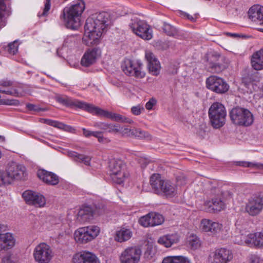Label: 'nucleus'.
Instances as JSON below:
<instances>
[{"mask_svg":"<svg viewBox=\"0 0 263 263\" xmlns=\"http://www.w3.org/2000/svg\"><path fill=\"white\" fill-rule=\"evenodd\" d=\"M110 16L108 13L102 12L92 14L86 21L83 42L87 46L97 45L109 24Z\"/></svg>","mask_w":263,"mask_h":263,"instance_id":"nucleus-1","label":"nucleus"},{"mask_svg":"<svg viewBox=\"0 0 263 263\" xmlns=\"http://www.w3.org/2000/svg\"><path fill=\"white\" fill-rule=\"evenodd\" d=\"M85 8L84 2L78 0L74 4L63 9L60 19L66 28L73 30H78L81 26V17Z\"/></svg>","mask_w":263,"mask_h":263,"instance_id":"nucleus-2","label":"nucleus"},{"mask_svg":"<svg viewBox=\"0 0 263 263\" xmlns=\"http://www.w3.org/2000/svg\"><path fill=\"white\" fill-rule=\"evenodd\" d=\"M150 184L157 194L163 193L167 197H173L177 193V186L168 180H163L159 174H154L150 178Z\"/></svg>","mask_w":263,"mask_h":263,"instance_id":"nucleus-3","label":"nucleus"},{"mask_svg":"<svg viewBox=\"0 0 263 263\" xmlns=\"http://www.w3.org/2000/svg\"><path fill=\"white\" fill-rule=\"evenodd\" d=\"M108 169L110 178L115 183L122 184L129 177L126 163L120 159H111L109 162Z\"/></svg>","mask_w":263,"mask_h":263,"instance_id":"nucleus-4","label":"nucleus"},{"mask_svg":"<svg viewBox=\"0 0 263 263\" xmlns=\"http://www.w3.org/2000/svg\"><path fill=\"white\" fill-rule=\"evenodd\" d=\"M210 121L214 128H219L226 123L227 111L223 105L219 102L212 104L208 111Z\"/></svg>","mask_w":263,"mask_h":263,"instance_id":"nucleus-5","label":"nucleus"},{"mask_svg":"<svg viewBox=\"0 0 263 263\" xmlns=\"http://www.w3.org/2000/svg\"><path fill=\"white\" fill-rule=\"evenodd\" d=\"M105 206L101 203H96L92 205L83 206L78 213V219L85 222L93 219L104 213Z\"/></svg>","mask_w":263,"mask_h":263,"instance_id":"nucleus-6","label":"nucleus"},{"mask_svg":"<svg viewBox=\"0 0 263 263\" xmlns=\"http://www.w3.org/2000/svg\"><path fill=\"white\" fill-rule=\"evenodd\" d=\"M230 117L232 122L237 125L248 126L253 122L252 113L246 108L236 107L230 112Z\"/></svg>","mask_w":263,"mask_h":263,"instance_id":"nucleus-7","label":"nucleus"},{"mask_svg":"<svg viewBox=\"0 0 263 263\" xmlns=\"http://www.w3.org/2000/svg\"><path fill=\"white\" fill-rule=\"evenodd\" d=\"M100 231L99 227L94 225L80 228L74 232V239L77 242L86 243L94 239Z\"/></svg>","mask_w":263,"mask_h":263,"instance_id":"nucleus-8","label":"nucleus"},{"mask_svg":"<svg viewBox=\"0 0 263 263\" xmlns=\"http://www.w3.org/2000/svg\"><path fill=\"white\" fill-rule=\"evenodd\" d=\"M143 64L139 60L127 59L122 64V68L126 74L138 79H142L145 76V72L143 70Z\"/></svg>","mask_w":263,"mask_h":263,"instance_id":"nucleus-9","label":"nucleus"},{"mask_svg":"<svg viewBox=\"0 0 263 263\" xmlns=\"http://www.w3.org/2000/svg\"><path fill=\"white\" fill-rule=\"evenodd\" d=\"M33 256L37 263H50L54 256V253L49 245L42 242L35 247Z\"/></svg>","mask_w":263,"mask_h":263,"instance_id":"nucleus-10","label":"nucleus"},{"mask_svg":"<svg viewBox=\"0 0 263 263\" xmlns=\"http://www.w3.org/2000/svg\"><path fill=\"white\" fill-rule=\"evenodd\" d=\"M133 33L145 40H149L153 37V31L149 25L144 21L135 19L129 25Z\"/></svg>","mask_w":263,"mask_h":263,"instance_id":"nucleus-11","label":"nucleus"},{"mask_svg":"<svg viewBox=\"0 0 263 263\" xmlns=\"http://www.w3.org/2000/svg\"><path fill=\"white\" fill-rule=\"evenodd\" d=\"M245 212L251 216H256L263 210V193L253 195L247 200Z\"/></svg>","mask_w":263,"mask_h":263,"instance_id":"nucleus-12","label":"nucleus"},{"mask_svg":"<svg viewBox=\"0 0 263 263\" xmlns=\"http://www.w3.org/2000/svg\"><path fill=\"white\" fill-rule=\"evenodd\" d=\"M206 87L211 91L218 94H223L229 89V85L221 78L211 76L206 80Z\"/></svg>","mask_w":263,"mask_h":263,"instance_id":"nucleus-13","label":"nucleus"},{"mask_svg":"<svg viewBox=\"0 0 263 263\" xmlns=\"http://www.w3.org/2000/svg\"><path fill=\"white\" fill-rule=\"evenodd\" d=\"M141 255V249L137 247L125 249L120 256V263H139Z\"/></svg>","mask_w":263,"mask_h":263,"instance_id":"nucleus-14","label":"nucleus"},{"mask_svg":"<svg viewBox=\"0 0 263 263\" xmlns=\"http://www.w3.org/2000/svg\"><path fill=\"white\" fill-rule=\"evenodd\" d=\"M233 257L232 251L224 248L216 249L209 255L212 263H228Z\"/></svg>","mask_w":263,"mask_h":263,"instance_id":"nucleus-15","label":"nucleus"},{"mask_svg":"<svg viewBox=\"0 0 263 263\" xmlns=\"http://www.w3.org/2000/svg\"><path fill=\"white\" fill-rule=\"evenodd\" d=\"M22 196L28 204L33 205L36 207H43L46 204V199L43 195L32 191H25Z\"/></svg>","mask_w":263,"mask_h":263,"instance_id":"nucleus-16","label":"nucleus"},{"mask_svg":"<svg viewBox=\"0 0 263 263\" xmlns=\"http://www.w3.org/2000/svg\"><path fill=\"white\" fill-rule=\"evenodd\" d=\"M9 184L14 179H25L27 173L26 168L22 165L13 164L10 166L6 172Z\"/></svg>","mask_w":263,"mask_h":263,"instance_id":"nucleus-17","label":"nucleus"},{"mask_svg":"<svg viewBox=\"0 0 263 263\" xmlns=\"http://www.w3.org/2000/svg\"><path fill=\"white\" fill-rule=\"evenodd\" d=\"M73 263H100L97 256L87 251H82L74 254L72 257Z\"/></svg>","mask_w":263,"mask_h":263,"instance_id":"nucleus-18","label":"nucleus"},{"mask_svg":"<svg viewBox=\"0 0 263 263\" xmlns=\"http://www.w3.org/2000/svg\"><path fill=\"white\" fill-rule=\"evenodd\" d=\"M145 58L148 62V68L149 73L154 76H157L160 73L161 68L159 62L154 54L149 51L145 52Z\"/></svg>","mask_w":263,"mask_h":263,"instance_id":"nucleus-19","label":"nucleus"},{"mask_svg":"<svg viewBox=\"0 0 263 263\" xmlns=\"http://www.w3.org/2000/svg\"><path fill=\"white\" fill-rule=\"evenodd\" d=\"M249 18L260 25H263V7L259 5L252 6L248 11Z\"/></svg>","mask_w":263,"mask_h":263,"instance_id":"nucleus-20","label":"nucleus"},{"mask_svg":"<svg viewBox=\"0 0 263 263\" xmlns=\"http://www.w3.org/2000/svg\"><path fill=\"white\" fill-rule=\"evenodd\" d=\"M37 175L41 180L48 185H55L59 182V177L52 172L40 170Z\"/></svg>","mask_w":263,"mask_h":263,"instance_id":"nucleus-21","label":"nucleus"},{"mask_svg":"<svg viewBox=\"0 0 263 263\" xmlns=\"http://www.w3.org/2000/svg\"><path fill=\"white\" fill-rule=\"evenodd\" d=\"M226 203L221 198H214L211 201H207L204 204V210L209 213H215L223 210Z\"/></svg>","mask_w":263,"mask_h":263,"instance_id":"nucleus-22","label":"nucleus"},{"mask_svg":"<svg viewBox=\"0 0 263 263\" xmlns=\"http://www.w3.org/2000/svg\"><path fill=\"white\" fill-rule=\"evenodd\" d=\"M55 100L60 104L67 107H77L80 109L83 108L84 102L81 101L64 95H58L55 97Z\"/></svg>","mask_w":263,"mask_h":263,"instance_id":"nucleus-23","label":"nucleus"},{"mask_svg":"<svg viewBox=\"0 0 263 263\" xmlns=\"http://www.w3.org/2000/svg\"><path fill=\"white\" fill-rule=\"evenodd\" d=\"M201 228L204 232L213 234L219 233L222 229V226L218 222H214L208 219H202L201 221Z\"/></svg>","mask_w":263,"mask_h":263,"instance_id":"nucleus-24","label":"nucleus"},{"mask_svg":"<svg viewBox=\"0 0 263 263\" xmlns=\"http://www.w3.org/2000/svg\"><path fill=\"white\" fill-rule=\"evenodd\" d=\"M15 245V239L12 234L6 233L0 234V252L11 249Z\"/></svg>","mask_w":263,"mask_h":263,"instance_id":"nucleus-25","label":"nucleus"},{"mask_svg":"<svg viewBox=\"0 0 263 263\" xmlns=\"http://www.w3.org/2000/svg\"><path fill=\"white\" fill-rule=\"evenodd\" d=\"M82 109L96 116L109 119L110 112L84 102Z\"/></svg>","mask_w":263,"mask_h":263,"instance_id":"nucleus-26","label":"nucleus"},{"mask_svg":"<svg viewBox=\"0 0 263 263\" xmlns=\"http://www.w3.org/2000/svg\"><path fill=\"white\" fill-rule=\"evenodd\" d=\"M98 50L96 48L88 50L83 55L81 59V64L88 67L95 63L98 57Z\"/></svg>","mask_w":263,"mask_h":263,"instance_id":"nucleus-27","label":"nucleus"},{"mask_svg":"<svg viewBox=\"0 0 263 263\" xmlns=\"http://www.w3.org/2000/svg\"><path fill=\"white\" fill-rule=\"evenodd\" d=\"M260 236L259 233L249 234L248 235H240V238H243V241H237L241 245H245L249 246H258L260 247Z\"/></svg>","mask_w":263,"mask_h":263,"instance_id":"nucleus-28","label":"nucleus"},{"mask_svg":"<svg viewBox=\"0 0 263 263\" xmlns=\"http://www.w3.org/2000/svg\"><path fill=\"white\" fill-rule=\"evenodd\" d=\"M179 240V237L178 235L174 233L165 235L160 237L158 240V242L166 248H168L173 244L177 243Z\"/></svg>","mask_w":263,"mask_h":263,"instance_id":"nucleus-29","label":"nucleus"},{"mask_svg":"<svg viewBox=\"0 0 263 263\" xmlns=\"http://www.w3.org/2000/svg\"><path fill=\"white\" fill-rule=\"evenodd\" d=\"M68 156L76 162L82 163L87 166L90 165L91 158L88 156L80 154L74 151L68 152Z\"/></svg>","mask_w":263,"mask_h":263,"instance_id":"nucleus-30","label":"nucleus"},{"mask_svg":"<svg viewBox=\"0 0 263 263\" xmlns=\"http://www.w3.org/2000/svg\"><path fill=\"white\" fill-rule=\"evenodd\" d=\"M251 65L256 70L263 69V49L256 51L252 55Z\"/></svg>","mask_w":263,"mask_h":263,"instance_id":"nucleus-31","label":"nucleus"},{"mask_svg":"<svg viewBox=\"0 0 263 263\" xmlns=\"http://www.w3.org/2000/svg\"><path fill=\"white\" fill-rule=\"evenodd\" d=\"M132 236V231L129 229L123 228L117 232L115 240L118 242H122L129 240Z\"/></svg>","mask_w":263,"mask_h":263,"instance_id":"nucleus-32","label":"nucleus"},{"mask_svg":"<svg viewBox=\"0 0 263 263\" xmlns=\"http://www.w3.org/2000/svg\"><path fill=\"white\" fill-rule=\"evenodd\" d=\"M162 263H192L191 259L184 256H172L165 257Z\"/></svg>","mask_w":263,"mask_h":263,"instance_id":"nucleus-33","label":"nucleus"},{"mask_svg":"<svg viewBox=\"0 0 263 263\" xmlns=\"http://www.w3.org/2000/svg\"><path fill=\"white\" fill-rule=\"evenodd\" d=\"M151 216V227H154L161 224L164 221L163 216L159 213L151 212L149 213Z\"/></svg>","mask_w":263,"mask_h":263,"instance_id":"nucleus-34","label":"nucleus"},{"mask_svg":"<svg viewBox=\"0 0 263 263\" xmlns=\"http://www.w3.org/2000/svg\"><path fill=\"white\" fill-rule=\"evenodd\" d=\"M109 119L116 122H121L132 124L134 121L130 118L126 117L121 115L110 112Z\"/></svg>","mask_w":263,"mask_h":263,"instance_id":"nucleus-35","label":"nucleus"},{"mask_svg":"<svg viewBox=\"0 0 263 263\" xmlns=\"http://www.w3.org/2000/svg\"><path fill=\"white\" fill-rule=\"evenodd\" d=\"M162 29L168 36L175 37L178 35V31L177 29L170 24L164 23Z\"/></svg>","mask_w":263,"mask_h":263,"instance_id":"nucleus-36","label":"nucleus"},{"mask_svg":"<svg viewBox=\"0 0 263 263\" xmlns=\"http://www.w3.org/2000/svg\"><path fill=\"white\" fill-rule=\"evenodd\" d=\"M237 165L243 167H248L257 170H263V163H252L245 161H239L237 162Z\"/></svg>","mask_w":263,"mask_h":263,"instance_id":"nucleus-37","label":"nucleus"},{"mask_svg":"<svg viewBox=\"0 0 263 263\" xmlns=\"http://www.w3.org/2000/svg\"><path fill=\"white\" fill-rule=\"evenodd\" d=\"M133 137L139 139H147L150 138V135L147 132L142 130L140 128H135L134 129Z\"/></svg>","mask_w":263,"mask_h":263,"instance_id":"nucleus-38","label":"nucleus"},{"mask_svg":"<svg viewBox=\"0 0 263 263\" xmlns=\"http://www.w3.org/2000/svg\"><path fill=\"white\" fill-rule=\"evenodd\" d=\"M135 128H129L128 126H121L119 125L120 132L118 134H121L123 136L133 137L134 129Z\"/></svg>","mask_w":263,"mask_h":263,"instance_id":"nucleus-39","label":"nucleus"},{"mask_svg":"<svg viewBox=\"0 0 263 263\" xmlns=\"http://www.w3.org/2000/svg\"><path fill=\"white\" fill-rule=\"evenodd\" d=\"M188 243L190 247L192 249H196L199 247L200 242L199 238L196 236H191L188 240Z\"/></svg>","mask_w":263,"mask_h":263,"instance_id":"nucleus-40","label":"nucleus"},{"mask_svg":"<svg viewBox=\"0 0 263 263\" xmlns=\"http://www.w3.org/2000/svg\"><path fill=\"white\" fill-rule=\"evenodd\" d=\"M18 40H15L11 43H10L7 47V51L9 53L14 55L18 51V45L17 44Z\"/></svg>","mask_w":263,"mask_h":263,"instance_id":"nucleus-41","label":"nucleus"},{"mask_svg":"<svg viewBox=\"0 0 263 263\" xmlns=\"http://www.w3.org/2000/svg\"><path fill=\"white\" fill-rule=\"evenodd\" d=\"M151 216L149 213L147 215L141 217L139 219V223L144 227H151Z\"/></svg>","mask_w":263,"mask_h":263,"instance_id":"nucleus-42","label":"nucleus"},{"mask_svg":"<svg viewBox=\"0 0 263 263\" xmlns=\"http://www.w3.org/2000/svg\"><path fill=\"white\" fill-rule=\"evenodd\" d=\"M209 65L210 67L215 72L219 73L223 69L222 65L212 61H210Z\"/></svg>","mask_w":263,"mask_h":263,"instance_id":"nucleus-43","label":"nucleus"},{"mask_svg":"<svg viewBox=\"0 0 263 263\" xmlns=\"http://www.w3.org/2000/svg\"><path fill=\"white\" fill-rule=\"evenodd\" d=\"M119 132V124L109 123L106 132L116 134H118Z\"/></svg>","mask_w":263,"mask_h":263,"instance_id":"nucleus-44","label":"nucleus"},{"mask_svg":"<svg viewBox=\"0 0 263 263\" xmlns=\"http://www.w3.org/2000/svg\"><path fill=\"white\" fill-rule=\"evenodd\" d=\"M221 197L220 198L222 201H224V203L226 202L230 201L233 198V194L229 191H222L221 193Z\"/></svg>","mask_w":263,"mask_h":263,"instance_id":"nucleus-45","label":"nucleus"},{"mask_svg":"<svg viewBox=\"0 0 263 263\" xmlns=\"http://www.w3.org/2000/svg\"><path fill=\"white\" fill-rule=\"evenodd\" d=\"M9 184L6 172L0 171V186L4 185Z\"/></svg>","mask_w":263,"mask_h":263,"instance_id":"nucleus-46","label":"nucleus"},{"mask_svg":"<svg viewBox=\"0 0 263 263\" xmlns=\"http://www.w3.org/2000/svg\"><path fill=\"white\" fill-rule=\"evenodd\" d=\"M155 252V251L153 248V247L151 246H148L147 247V248L144 253V256L145 258H146L147 259H151L154 255Z\"/></svg>","mask_w":263,"mask_h":263,"instance_id":"nucleus-47","label":"nucleus"},{"mask_svg":"<svg viewBox=\"0 0 263 263\" xmlns=\"http://www.w3.org/2000/svg\"><path fill=\"white\" fill-rule=\"evenodd\" d=\"M109 124L106 122H97L94 123L93 126L106 132Z\"/></svg>","mask_w":263,"mask_h":263,"instance_id":"nucleus-48","label":"nucleus"},{"mask_svg":"<svg viewBox=\"0 0 263 263\" xmlns=\"http://www.w3.org/2000/svg\"><path fill=\"white\" fill-rule=\"evenodd\" d=\"M45 123L49 125L57 127L60 128H63V126L64 125V124L62 123L50 119H45Z\"/></svg>","mask_w":263,"mask_h":263,"instance_id":"nucleus-49","label":"nucleus"},{"mask_svg":"<svg viewBox=\"0 0 263 263\" xmlns=\"http://www.w3.org/2000/svg\"><path fill=\"white\" fill-rule=\"evenodd\" d=\"M26 107L29 110L35 111H37V112L46 110V109L44 108H41L37 105H34L33 104H30V103L27 104Z\"/></svg>","mask_w":263,"mask_h":263,"instance_id":"nucleus-50","label":"nucleus"},{"mask_svg":"<svg viewBox=\"0 0 263 263\" xmlns=\"http://www.w3.org/2000/svg\"><path fill=\"white\" fill-rule=\"evenodd\" d=\"M144 108L140 105L133 106L131 108V112L134 115L138 116L141 113L142 110H144Z\"/></svg>","mask_w":263,"mask_h":263,"instance_id":"nucleus-51","label":"nucleus"},{"mask_svg":"<svg viewBox=\"0 0 263 263\" xmlns=\"http://www.w3.org/2000/svg\"><path fill=\"white\" fill-rule=\"evenodd\" d=\"M0 92L3 93H5L7 95L15 96V97H19V92L15 89L13 90H5L3 89L0 88Z\"/></svg>","mask_w":263,"mask_h":263,"instance_id":"nucleus-52","label":"nucleus"},{"mask_svg":"<svg viewBox=\"0 0 263 263\" xmlns=\"http://www.w3.org/2000/svg\"><path fill=\"white\" fill-rule=\"evenodd\" d=\"M51 1L50 0H46L44 5V8L42 13L43 16H46L48 14V12L50 9Z\"/></svg>","mask_w":263,"mask_h":263,"instance_id":"nucleus-53","label":"nucleus"},{"mask_svg":"<svg viewBox=\"0 0 263 263\" xmlns=\"http://www.w3.org/2000/svg\"><path fill=\"white\" fill-rule=\"evenodd\" d=\"M156 100L154 98H151L146 103L145 108L147 110H151L152 109L153 107L156 105Z\"/></svg>","mask_w":263,"mask_h":263,"instance_id":"nucleus-54","label":"nucleus"},{"mask_svg":"<svg viewBox=\"0 0 263 263\" xmlns=\"http://www.w3.org/2000/svg\"><path fill=\"white\" fill-rule=\"evenodd\" d=\"M251 263H263V258L257 255H252L250 257Z\"/></svg>","mask_w":263,"mask_h":263,"instance_id":"nucleus-55","label":"nucleus"},{"mask_svg":"<svg viewBox=\"0 0 263 263\" xmlns=\"http://www.w3.org/2000/svg\"><path fill=\"white\" fill-rule=\"evenodd\" d=\"M251 84H252L251 80L249 77H246L242 79V85H243L246 88H249Z\"/></svg>","mask_w":263,"mask_h":263,"instance_id":"nucleus-56","label":"nucleus"},{"mask_svg":"<svg viewBox=\"0 0 263 263\" xmlns=\"http://www.w3.org/2000/svg\"><path fill=\"white\" fill-rule=\"evenodd\" d=\"M13 84L12 82L8 80H2L0 81V86L4 87H8L12 86Z\"/></svg>","mask_w":263,"mask_h":263,"instance_id":"nucleus-57","label":"nucleus"},{"mask_svg":"<svg viewBox=\"0 0 263 263\" xmlns=\"http://www.w3.org/2000/svg\"><path fill=\"white\" fill-rule=\"evenodd\" d=\"M98 140L99 142L104 143H108L110 141L108 138L104 137L102 134L98 138Z\"/></svg>","mask_w":263,"mask_h":263,"instance_id":"nucleus-58","label":"nucleus"},{"mask_svg":"<svg viewBox=\"0 0 263 263\" xmlns=\"http://www.w3.org/2000/svg\"><path fill=\"white\" fill-rule=\"evenodd\" d=\"M83 135L87 138H89L91 136L92 131L86 129L85 128H83Z\"/></svg>","mask_w":263,"mask_h":263,"instance_id":"nucleus-59","label":"nucleus"},{"mask_svg":"<svg viewBox=\"0 0 263 263\" xmlns=\"http://www.w3.org/2000/svg\"><path fill=\"white\" fill-rule=\"evenodd\" d=\"M183 15H184V16H186V18L187 19H189V20H190L191 21H192L193 22H194L196 21V18H197L196 16H192V15H191L189 14L186 13H184Z\"/></svg>","mask_w":263,"mask_h":263,"instance_id":"nucleus-60","label":"nucleus"},{"mask_svg":"<svg viewBox=\"0 0 263 263\" xmlns=\"http://www.w3.org/2000/svg\"><path fill=\"white\" fill-rule=\"evenodd\" d=\"M243 238H240V235L235 236V237L234 239V241L235 243H237V244L241 245H242L241 243L237 242V241H238V242L239 241H243Z\"/></svg>","mask_w":263,"mask_h":263,"instance_id":"nucleus-61","label":"nucleus"},{"mask_svg":"<svg viewBox=\"0 0 263 263\" xmlns=\"http://www.w3.org/2000/svg\"><path fill=\"white\" fill-rule=\"evenodd\" d=\"M102 134V132H92L91 136H93L98 139L99 136Z\"/></svg>","mask_w":263,"mask_h":263,"instance_id":"nucleus-62","label":"nucleus"},{"mask_svg":"<svg viewBox=\"0 0 263 263\" xmlns=\"http://www.w3.org/2000/svg\"><path fill=\"white\" fill-rule=\"evenodd\" d=\"M65 127V129L66 130H68L71 132H73L75 130L74 128L70 126H67V125H66L64 124V125L63 126V127Z\"/></svg>","mask_w":263,"mask_h":263,"instance_id":"nucleus-63","label":"nucleus"},{"mask_svg":"<svg viewBox=\"0 0 263 263\" xmlns=\"http://www.w3.org/2000/svg\"><path fill=\"white\" fill-rule=\"evenodd\" d=\"M259 235L260 236L259 240H260V247L263 248V233H259Z\"/></svg>","mask_w":263,"mask_h":263,"instance_id":"nucleus-64","label":"nucleus"}]
</instances>
